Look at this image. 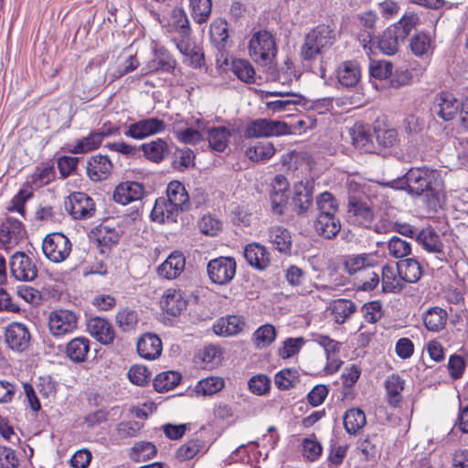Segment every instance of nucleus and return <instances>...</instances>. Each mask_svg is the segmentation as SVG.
I'll return each mask as SVG.
<instances>
[{
    "label": "nucleus",
    "mask_w": 468,
    "mask_h": 468,
    "mask_svg": "<svg viewBox=\"0 0 468 468\" xmlns=\"http://www.w3.org/2000/svg\"><path fill=\"white\" fill-rule=\"evenodd\" d=\"M397 188L406 190L412 197H419L435 209L443 198V184L436 170L426 167L410 169L397 183Z\"/></svg>",
    "instance_id": "1"
},
{
    "label": "nucleus",
    "mask_w": 468,
    "mask_h": 468,
    "mask_svg": "<svg viewBox=\"0 0 468 468\" xmlns=\"http://www.w3.org/2000/svg\"><path fill=\"white\" fill-rule=\"evenodd\" d=\"M249 50L250 57L257 64L271 65L277 54L274 37L266 30L254 33L250 40Z\"/></svg>",
    "instance_id": "2"
},
{
    "label": "nucleus",
    "mask_w": 468,
    "mask_h": 468,
    "mask_svg": "<svg viewBox=\"0 0 468 468\" xmlns=\"http://www.w3.org/2000/svg\"><path fill=\"white\" fill-rule=\"evenodd\" d=\"M334 41V30L329 26L319 25L306 35L301 49L302 57L304 59L314 58L325 48L331 47Z\"/></svg>",
    "instance_id": "3"
},
{
    "label": "nucleus",
    "mask_w": 468,
    "mask_h": 468,
    "mask_svg": "<svg viewBox=\"0 0 468 468\" xmlns=\"http://www.w3.org/2000/svg\"><path fill=\"white\" fill-rule=\"evenodd\" d=\"M72 250L69 239L60 232L48 234L42 241V251L45 257L54 263L66 261Z\"/></svg>",
    "instance_id": "4"
},
{
    "label": "nucleus",
    "mask_w": 468,
    "mask_h": 468,
    "mask_svg": "<svg viewBox=\"0 0 468 468\" xmlns=\"http://www.w3.org/2000/svg\"><path fill=\"white\" fill-rule=\"evenodd\" d=\"M79 317L70 310L56 309L49 313L48 327L55 338H61L72 334L78 327Z\"/></svg>",
    "instance_id": "5"
},
{
    "label": "nucleus",
    "mask_w": 468,
    "mask_h": 468,
    "mask_svg": "<svg viewBox=\"0 0 468 468\" xmlns=\"http://www.w3.org/2000/svg\"><path fill=\"white\" fill-rule=\"evenodd\" d=\"M237 264L231 257H218L210 260L207 265L209 280L218 285L229 283L236 274Z\"/></svg>",
    "instance_id": "6"
},
{
    "label": "nucleus",
    "mask_w": 468,
    "mask_h": 468,
    "mask_svg": "<svg viewBox=\"0 0 468 468\" xmlns=\"http://www.w3.org/2000/svg\"><path fill=\"white\" fill-rule=\"evenodd\" d=\"M291 132L286 122L269 119H257L246 129L247 136L253 138L281 136L289 134Z\"/></svg>",
    "instance_id": "7"
},
{
    "label": "nucleus",
    "mask_w": 468,
    "mask_h": 468,
    "mask_svg": "<svg viewBox=\"0 0 468 468\" xmlns=\"http://www.w3.org/2000/svg\"><path fill=\"white\" fill-rule=\"evenodd\" d=\"M31 335L28 327L20 322H12L5 328V342L14 352L21 353L30 345Z\"/></svg>",
    "instance_id": "8"
},
{
    "label": "nucleus",
    "mask_w": 468,
    "mask_h": 468,
    "mask_svg": "<svg viewBox=\"0 0 468 468\" xmlns=\"http://www.w3.org/2000/svg\"><path fill=\"white\" fill-rule=\"evenodd\" d=\"M165 122L161 119L154 117L142 119L129 124L127 129L123 132V134L134 140H143L146 137L165 132Z\"/></svg>",
    "instance_id": "9"
},
{
    "label": "nucleus",
    "mask_w": 468,
    "mask_h": 468,
    "mask_svg": "<svg viewBox=\"0 0 468 468\" xmlns=\"http://www.w3.org/2000/svg\"><path fill=\"white\" fill-rule=\"evenodd\" d=\"M65 209L73 218L85 219L93 216L95 205L87 194L75 192L65 201Z\"/></svg>",
    "instance_id": "10"
},
{
    "label": "nucleus",
    "mask_w": 468,
    "mask_h": 468,
    "mask_svg": "<svg viewBox=\"0 0 468 468\" xmlns=\"http://www.w3.org/2000/svg\"><path fill=\"white\" fill-rule=\"evenodd\" d=\"M25 236L22 223L12 218H7L0 225V249L8 250L18 244Z\"/></svg>",
    "instance_id": "11"
},
{
    "label": "nucleus",
    "mask_w": 468,
    "mask_h": 468,
    "mask_svg": "<svg viewBox=\"0 0 468 468\" xmlns=\"http://www.w3.org/2000/svg\"><path fill=\"white\" fill-rule=\"evenodd\" d=\"M378 21V15L367 10L357 15V25L363 30L358 34V40L367 54L373 53V35Z\"/></svg>",
    "instance_id": "12"
},
{
    "label": "nucleus",
    "mask_w": 468,
    "mask_h": 468,
    "mask_svg": "<svg viewBox=\"0 0 468 468\" xmlns=\"http://www.w3.org/2000/svg\"><path fill=\"white\" fill-rule=\"evenodd\" d=\"M431 111L434 115L448 122L460 116L461 102L450 93H441L436 96Z\"/></svg>",
    "instance_id": "13"
},
{
    "label": "nucleus",
    "mask_w": 468,
    "mask_h": 468,
    "mask_svg": "<svg viewBox=\"0 0 468 468\" xmlns=\"http://www.w3.org/2000/svg\"><path fill=\"white\" fill-rule=\"evenodd\" d=\"M10 270L12 275L18 281L30 282L37 275L36 265L24 252H16L12 256Z\"/></svg>",
    "instance_id": "14"
},
{
    "label": "nucleus",
    "mask_w": 468,
    "mask_h": 468,
    "mask_svg": "<svg viewBox=\"0 0 468 468\" xmlns=\"http://www.w3.org/2000/svg\"><path fill=\"white\" fill-rule=\"evenodd\" d=\"M243 255L247 263L256 270L264 271L271 264V253L260 243L252 242L246 245Z\"/></svg>",
    "instance_id": "15"
},
{
    "label": "nucleus",
    "mask_w": 468,
    "mask_h": 468,
    "mask_svg": "<svg viewBox=\"0 0 468 468\" xmlns=\"http://www.w3.org/2000/svg\"><path fill=\"white\" fill-rule=\"evenodd\" d=\"M144 193V187L141 183L126 181L116 186L113 192V200L124 206L141 200Z\"/></svg>",
    "instance_id": "16"
},
{
    "label": "nucleus",
    "mask_w": 468,
    "mask_h": 468,
    "mask_svg": "<svg viewBox=\"0 0 468 468\" xmlns=\"http://www.w3.org/2000/svg\"><path fill=\"white\" fill-rule=\"evenodd\" d=\"M367 199L355 197L349 198L348 213L358 225L372 228L374 214Z\"/></svg>",
    "instance_id": "17"
},
{
    "label": "nucleus",
    "mask_w": 468,
    "mask_h": 468,
    "mask_svg": "<svg viewBox=\"0 0 468 468\" xmlns=\"http://www.w3.org/2000/svg\"><path fill=\"white\" fill-rule=\"evenodd\" d=\"M269 95L280 97L278 100L266 103L267 110L271 112L272 114L292 112L303 101L300 94L292 92L271 91Z\"/></svg>",
    "instance_id": "18"
},
{
    "label": "nucleus",
    "mask_w": 468,
    "mask_h": 468,
    "mask_svg": "<svg viewBox=\"0 0 468 468\" xmlns=\"http://www.w3.org/2000/svg\"><path fill=\"white\" fill-rule=\"evenodd\" d=\"M182 213L178 207L168 201L165 197H161L155 200L151 212L152 220L158 223L176 222L177 218Z\"/></svg>",
    "instance_id": "19"
},
{
    "label": "nucleus",
    "mask_w": 468,
    "mask_h": 468,
    "mask_svg": "<svg viewBox=\"0 0 468 468\" xmlns=\"http://www.w3.org/2000/svg\"><path fill=\"white\" fill-rule=\"evenodd\" d=\"M416 240L425 250L434 253L440 261L446 257L444 246L436 231L431 228L423 229L417 233Z\"/></svg>",
    "instance_id": "20"
},
{
    "label": "nucleus",
    "mask_w": 468,
    "mask_h": 468,
    "mask_svg": "<svg viewBox=\"0 0 468 468\" xmlns=\"http://www.w3.org/2000/svg\"><path fill=\"white\" fill-rule=\"evenodd\" d=\"M87 330L91 336L102 345L112 344L115 337L112 325L104 318H90L87 324Z\"/></svg>",
    "instance_id": "21"
},
{
    "label": "nucleus",
    "mask_w": 468,
    "mask_h": 468,
    "mask_svg": "<svg viewBox=\"0 0 468 468\" xmlns=\"http://www.w3.org/2000/svg\"><path fill=\"white\" fill-rule=\"evenodd\" d=\"M185 266L186 258L184 254L178 250H175L158 266L157 273L160 277L173 280L183 272Z\"/></svg>",
    "instance_id": "22"
},
{
    "label": "nucleus",
    "mask_w": 468,
    "mask_h": 468,
    "mask_svg": "<svg viewBox=\"0 0 468 468\" xmlns=\"http://www.w3.org/2000/svg\"><path fill=\"white\" fill-rule=\"evenodd\" d=\"M313 193V181H300L294 185L292 203L298 214L305 213L312 206Z\"/></svg>",
    "instance_id": "23"
},
{
    "label": "nucleus",
    "mask_w": 468,
    "mask_h": 468,
    "mask_svg": "<svg viewBox=\"0 0 468 468\" xmlns=\"http://www.w3.org/2000/svg\"><path fill=\"white\" fill-rule=\"evenodd\" d=\"M378 258L376 254L361 253L346 256L344 266L346 271L353 275L362 271H369V269L378 265Z\"/></svg>",
    "instance_id": "24"
},
{
    "label": "nucleus",
    "mask_w": 468,
    "mask_h": 468,
    "mask_svg": "<svg viewBox=\"0 0 468 468\" xmlns=\"http://www.w3.org/2000/svg\"><path fill=\"white\" fill-rule=\"evenodd\" d=\"M162 349L161 339L154 334H144L137 341V352L146 360H154L159 357Z\"/></svg>",
    "instance_id": "25"
},
{
    "label": "nucleus",
    "mask_w": 468,
    "mask_h": 468,
    "mask_svg": "<svg viewBox=\"0 0 468 468\" xmlns=\"http://www.w3.org/2000/svg\"><path fill=\"white\" fill-rule=\"evenodd\" d=\"M175 65L176 62L170 54L163 49H159L154 52V58L141 68V75L146 76L160 70L170 71L174 69Z\"/></svg>",
    "instance_id": "26"
},
{
    "label": "nucleus",
    "mask_w": 468,
    "mask_h": 468,
    "mask_svg": "<svg viewBox=\"0 0 468 468\" xmlns=\"http://www.w3.org/2000/svg\"><path fill=\"white\" fill-rule=\"evenodd\" d=\"M160 306L167 314L176 316L186 308V301L180 290L170 288L164 292Z\"/></svg>",
    "instance_id": "27"
},
{
    "label": "nucleus",
    "mask_w": 468,
    "mask_h": 468,
    "mask_svg": "<svg viewBox=\"0 0 468 468\" xmlns=\"http://www.w3.org/2000/svg\"><path fill=\"white\" fill-rule=\"evenodd\" d=\"M353 145L359 151L369 153L374 149L373 134L367 125L355 123L349 130Z\"/></svg>",
    "instance_id": "28"
},
{
    "label": "nucleus",
    "mask_w": 468,
    "mask_h": 468,
    "mask_svg": "<svg viewBox=\"0 0 468 468\" xmlns=\"http://www.w3.org/2000/svg\"><path fill=\"white\" fill-rule=\"evenodd\" d=\"M245 326L243 317L239 315H227L218 319L213 325L215 334L221 336H232L240 333Z\"/></svg>",
    "instance_id": "29"
},
{
    "label": "nucleus",
    "mask_w": 468,
    "mask_h": 468,
    "mask_svg": "<svg viewBox=\"0 0 468 468\" xmlns=\"http://www.w3.org/2000/svg\"><path fill=\"white\" fill-rule=\"evenodd\" d=\"M112 169V162L106 155H95L87 164V174L92 181L106 179Z\"/></svg>",
    "instance_id": "30"
},
{
    "label": "nucleus",
    "mask_w": 468,
    "mask_h": 468,
    "mask_svg": "<svg viewBox=\"0 0 468 468\" xmlns=\"http://www.w3.org/2000/svg\"><path fill=\"white\" fill-rule=\"evenodd\" d=\"M165 197L174 203V206L178 207L182 212L190 208L189 195L185 186L179 181L174 180L167 185Z\"/></svg>",
    "instance_id": "31"
},
{
    "label": "nucleus",
    "mask_w": 468,
    "mask_h": 468,
    "mask_svg": "<svg viewBox=\"0 0 468 468\" xmlns=\"http://www.w3.org/2000/svg\"><path fill=\"white\" fill-rule=\"evenodd\" d=\"M140 149L144 153V156L154 163H161L170 152L167 142L162 138H156L151 142L143 144Z\"/></svg>",
    "instance_id": "32"
},
{
    "label": "nucleus",
    "mask_w": 468,
    "mask_h": 468,
    "mask_svg": "<svg viewBox=\"0 0 468 468\" xmlns=\"http://www.w3.org/2000/svg\"><path fill=\"white\" fill-rule=\"evenodd\" d=\"M422 320L428 331L437 333L445 328L448 314L441 307H430L423 313Z\"/></svg>",
    "instance_id": "33"
},
{
    "label": "nucleus",
    "mask_w": 468,
    "mask_h": 468,
    "mask_svg": "<svg viewBox=\"0 0 468 468\" xmlns=\"http://www.w3.org/2000/svg\"><path fill=\"white\" fill-rule=\"evenodd\" d=\"M314 228L315 232L325 239L335 238L341 229V224L336 216L318 214Z\"/></svg>",
    "instance_id": "34"
},
{
    "label": "nucleus",
    "mask_w": 468,
    "mask_h": 468,
    "mask_svg": "<svg viewBox=\"0 0 468 468\" xmlns=\"http://www.w3.org/2000/svg\"><path fill=\"white\" fill-rule=\"evenodd\" d=\"M361 77L359 64L355 60H347L341 63L337 69V79L340 84L346 87H353L357 84Z\"/></svg>",
    "instance_id": "35"
},
{
    "label": "nucleus",
    "mask_w": 468,
    "mask_h": 468,
    "mask_svg": "<svg viewBox=\"0 0 468 468\" xmlns=\"http://www.w3.org/2000/svg\"><path fill=\"white\" fill-rule=\"evenodd\" d=\"M90 348V341L84 336H79L67 344L66 354L72 362L81 363L87 359Z\"/></svg>",
    "instance_id": "36"
},
{
    "label": "nucleus",
    "mask_w": 468,
    "mask_h": 468,
    "mask_svg": "<svg viewBox=\"0 0 468 468\" xmlns=\"http://www.w3.org/2000/svg\"><path fill=\"white\" fill-rule=\"evenodd\" d=\"M382 291L399 292L404 288V281L399 275L398 266L385 265L382 268Z\"/></svg>",
    "instance_id": "37"
},
{
    "label": "nucleus",
    "mask_w": 468,
    "mask_h": 468,
    "mask_svg": "<svg viewBox=\"0 0 468 468\" xmlns=\"http://www.w3.org/2000/svg\"><path fill=\"white\" fill-rule=\"evenodd\" d=\"M231 134V130L229 127H212L207 130V139L214 151L221 153L228 147Z\"/></svg>",
    "instance_id": "38"
},
{
    "label": "nucleus",
    "mask_w": 468,
    "mask_h": 468,
    "mask_svg": "<svg viewBox=\"0 0 468 468\" xmlns=\"http://www.w3.org/2000/svg\"><path fill=\"white\" fill-rule=\"evenodd\" d=\"M399 275H400L404 282L414 283L418 282L422 276V269L420 262L413 259L408 258L406 260L397 262Z\"/></svg>",
    "instance_id": "39"
},
{
    "label": "nucleus",
    "mask_w": 468,
    "mask_h": 468,
    "mask_svg": "<svg viewBox=\"0 0 468 468\" xmlns=\"http://www.w3.org/2000/svg\"><path fill=\"white\" fill-rule=\"evenodd\" d=\"M410 47L415 56L430 57L434 48V41L430 35L419 32L410 38Z\"/></svg>",
    "instance_id": "40"
},
{
    "label": "nucleus",
    "mask_w": 468,
    "mask_h": 468,
    "mask_svg": "<svg viewBox=\"0 0 468 468\" xmlns=\"http://www.w3.org/2000/svg\"><path fill=\"white\" fill-rule=\"evenodd\" d=\"M329 310L333 316V320L336 324H341L351 317V315L356 312V306L350 300L337 299L331 303Z\"/></svg>",
    "instance_id": "41"
},
{
    "label": "nucleus",
    "mask_w": 468,
    "mask_h": 468,
    "mask_svg": "<svg viewBox=\"0 0 468 468\" xmlns=\"http://www.w3.org/2000/svg\"><path fill=\"white\" fill-rule=\"evenodd\" d=\"M366 423V415L362 410L353 408L346 411L344 416V426L348 434H357L365 427Z\"/></svg>",
    "instance_id": "42"
},
{
    "label": "nucleus",
    "mask_w": 468,
    "mask_h": 468,
    "mask_svg": "<svg viewBox=\"0 0 468 468\" xmlns=\"http://www.w3.org/2000/svg\"><path fill=\"white\" fill-rule=\"evenodd\" d=\"M276 152L273 144L270 142H258L246 150V156L253 162H265L271 159Z\"/></svg>",
    "instance_id": "43"
},
{
    "label": "nucleus",
    "mask_w": 468,
    "mask_h": 468,
    "mask_svg": "<svg viewBox=\"0 0 468 468\" xmlns=\"http://www.w3.org/2000/svg\"><path fill=\"white\" fill-rule=\"evenodd\" d=\"M269 241L280 252L287 253L292 248V238L289 231L282 227H272L269 229Z\"/></svg>",
    "instance_id": "44"
},
{
    "label": "nucleus",
    "mask_w": 468,
    "mask_h": 468,
    "mask_svg": "<svg viewBox=\"0 0 468 468\" xmlns=\"http://www.w3.org/2000/svg\"><path fill=\"white\" fill-rule=\"evenodd\" d=\"M225 387V380L221 377L211 376L199 380L195 386L194 391L200 396H212Z\"/></svg>",
    "instance_id": "45"
},
{
    "label": "nucleus",
    "mask_w": 468,
    "mask_h": 468,
    "mask_svg": "<svg viewBox=\"0 0 468 468\" xmlns=\"http://www.w3.org/2000/svg\"><path fill=\"white\" fill-rule=\"evenodd\" d=\"M403 42L394 29L388 27L378 41V49L386 55H393L399 50V44Z\"/></svg>",
    "instance_id": "46"
},
{
    "label": "nucleus",
    "mask_w": 468,
    "mask_h": 468,
    "mask_svg": "<svg viewBox=\"0 0 468 468\" xmlns=\"http://www.w3.org/2000/svg\"><path fill=\"white\" fill-rule=\"evenodd\" d=\"M404 379L399 375H391L385 381L388 402L391 406H397L401 399L400 393L404 388Z\"/></svg>",
    "instance_id": "47"
},
{
    "label": "nucleus",
    "mask_w": 468,
    "mask_h": 468,
    "mask_svg": "<svg viewBox=\"0 0 468 468\" xmlns=\"http://www.w3.org/2000/svg\"><path fill=\"white\" fill-rule=\"evenodd\" d=\"M54 178L55 171L52 166L37 167L34 173L27 178V184L31 188L37 189L52 182Z\"/></svg>",
    "instance_id": "48"
},
{
    "label": "nucleus",
    "mask_w": 468,
    "mask_h": 468,
    "mask_svg": "<svg viewBox=\"0 0 468 468\" xmlns=\"http://www.w3.org/2000/svg\"><path fill=\"white\" fill-rule=\"evenodd\" d=\"M190 14L195 22L203 24L208 20L212 11L211 0H190Z\"/></svg>",
    "instance_id": "49"
},
{
    "label": "nucleus",
    "mask_w": 468,
    "mask_h": 468,
    "mask_svg": "<svg viewBox=\"0 0 468 468\" xmlns=\"http://www.w3.org/2000/svg\"><path fill=\"white\" fill-rule=\"evenodd\" d=\"M180 381L179 373L176 371L162 372L154 378V387L157 392H166L176 387Z\"/></svg>",
    "instance_id": "50"
},
{
    "label": "nucleus",
    "mask_w": 468,
    "mask_h": 468,
    "mask_svg": "<svg viewBox=\"0 0 468 468\" xmlns=\"http://www.w3.org/2000/svg\"><path fill=\"white\" fill-rule=\"evenodd\" d=\"M101 144L100 135L93 131L82 139L78 140L74 144H71L69 151L74 154H86L99 148Z\"/></svg>",
    "instance_id": "51"
},
{
    "label": "nucleus",
    "mask_w": 468,
    "mask_h": 468,
    "mask_svg": "<svg viewBox=\"0 0 468 468\" xmlns=\"http://www.w3.org/2000/svg\"><path fill=\"white\" fill-rule=\"evenodd\" d=\"M173 133L176 139L185 144L196 145L203 141L201 132L194 127L180 128L178 123H174Z\"/></svg>",
    "instance_id": "52"
},
{
    "label": "nucleus",
    "mask_w": 468,
    "mask_h": 468,
    "mask_svg": "<svg viewBox=\"0 0 468 468\" xmlns=\"http://www.w3.org/2000/svg\"><path fill=\"white\" fill-rule=\"evenodd\" d=\"M316 206L319 214L327 216H336L339 209L337 199L330 192H323L316 197Z\"/></svg>",
    "instance_id": "53"
},
{
    "label": "nucleus",
    "mask_w": 468,
    "mask_h": 468,
    "mask_svg": "<svg viewBox=\"0 0 468 468\" xmlns=\"http://www.w3.org/2000/svg\"><path fill=\"white\" fill-rule=\"evenodd\" d=\"M231 70L243 82L253 83L255 81V70L246 59H234L231 63Z\"/></svg>",
    "instance_id": "54"
},
{
    "label": "nucleus",
    "mask_w": 468,
    "mask_h": 468,
    "mask_svg": "<svg viewBox=\"0 0 468 468\" xmlns=\"http://www.w3.org/2000/svg\"><path fill=\"white\" fill-rule=\"evenodd\" d=\"M156 454V447L149 441L136 442L130 452V458L136 462H145L154 457Z\"/></svg>",
    "instance_id": "55"
},
{
    "label": "nucleus",
    "mask_w": 468,
    "mask_h": 468,
    "mask_svg": "<svg viewBox=\"0 0 468 468\" xmlns=\"http://www.w3.org/2000/svg\"><path fill=\"white\" fill-rule=\"evenodd\" d=\"M305 343L302 336L286 338L278 348V356L282 359L291 358L300 352Z\"/></svg>",
    "instance_id": "56"
},
{
    "label": "nucleus",
    "mask_w": 468,
    "mask_h": 468,
    "mask_svg": "<svg viewBox=\"0 0 468 468\" xmlns=\"http://www.w3.org/2000/svg\"><path fill=\"white\" fill-rule=\"evenodd\" d=\"M276 338V329L272 324H266L260 326L252 335L255 346L262 348L270 346Z\"/></svg>",
    "instance_id": "57"
},
{
    "label": "nucleus",
    "mask_w": 468,
    "mask_h": 468,
    "mask_svg": "<svg viewBox=\"0 0 468 468\" xmlns=\"http://www.w3.org/2000/svg\"><path fill=\"white\" fill-rule=\"evenodd\" d=\"M274 382L278 388L289 389L299 382V373L294 368L282 369L275 375Z\"/></svg>",
    "instance_id": "58"
},
{
    "label": "nucleus",
    "mask_w": 468,
    "mask_h": 468,
    "mask_svg": "<svg viewBox=\"0 0 468 468\" xmlns=\"http://www.w3.org/2000/svg\"><path fill=\"white\" fill-rule=\"evenodd\" d=\"M200 231L207 236H217L223 228V223L218 218L208 214L204 215L198 221Z\"/></svg>",
    "instance_id": "59"
},
{
    "label": "nucleus",
    "mask_w": 468,
    "mask_h": 468,
    "mask_svg": "<svg viewBox=\"0 0 468 468\" xmlns=\"http://www.w3.org/2000/svg\"><path fill=\"white\" fill-rule=\"evenodd\" d=\"M312 341L324 348L326 358H330V356L338 353L341 347L340 342L335 341L328 335L319 333L312 334Z\"/></svg>",
    "instance_id": "60"
},
{
    "label": "nucleus",
    "mask_w": 468,
    "mask_h": 468,
    "mask_svg": "<svg viewBox=\"0 0 468 468\" xmlns=\"http://www.w3.org/2000/svg\"><path fill=\"white\" fill-rule=\"evenodd\" d=\"M418 17L415 15H405L399 22L390 26L396 32L399 37L404 41V39L410 35L412 29L415 27Z\"/></svg>",
    "instance_id": "61"
},
{
    "label": "nucleus",
    "mask_w": 468,
    "mask_h": 468,
    "mask_svg": "<svg viewBox=\"0 0 468 468\" xmlns=\"http://www.w3.org/2000/svg\"><path fill=\"white\" fill-rule=\"evenodd\" d=\"M346 187L348 190V199L352 197L356 198H367V191L369 186L358 176H350L346 181Z\"/></svg>",
    "instance_id": "62"
},
{
    "label": "nucleus",
    "mask_w": 468,
    "mask_h": 468,
    "mask_svg": "<svg viewBox=\"0 0 468 468\" xmlns=\"http://www.w3.org/2000/svg\"><path fill=\"white\" fill-rule=\"evenodd\" d=\"M388 250L391 257L399 259L406 257L410 253L411 246L410 242L394 236L388 243Z\"/></svg>",
    "instance_id": "63"
},
{
    "label": "nucleus",
    "mask_w": 468,
    "mask_h": 468,
    "mask_svg": "<svg viewBox=\"0 0 468 468\" xmlns=\"http://www.w3.org/2000/svg\"><path fill=\"white\" fill-rule=\"evenodd\" d=\"M116 323L123 331L133 330L138 323L137 313L129 308L122 309L116 314Z\"/></svg>",
    "instance_id": "64"
}]
</instances>
